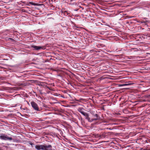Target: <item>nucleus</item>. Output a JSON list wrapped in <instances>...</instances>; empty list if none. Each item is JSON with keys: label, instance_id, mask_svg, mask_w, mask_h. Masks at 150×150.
<instances>
[{"label": "nucleus", "instance_id": "obj_13", "mask_svg": "<svg viewBox=\"0 0 150 150\" xmlns=\"http://www.w3.org/2000/svg\"><path fill=\"white\" fill-rule=\"evenodd\" d=\"M107 129H109V130H112V129H111V128H107Z\"/></svg>", "mask_w": 150, "mask_h": 150}, {"label": "nucleus", "instance_id": "obj_14", "mask_svg": "<svg viewBox=\"0 0 150 150\" xmlns=\"http://www.w3.org/2000/svg\"><path fill=\"white\" fill-rule=\"evenodd\" d=\"M30 145H31L32 146L33 145V144L31 142L30 143Z\"/></svg>", "mask_w": 150, "mask_h": 150}, {"label": "nucleus", "instance_id": "obj_7", "mask_svg": "<svg viewBox=\"0 0 150 150\" xmlns=\"http://www.w3.org/2000/svg\"><path fill=\"white\" fill-rule=\"evenodd\" d=\"M62 13H63L66 16L68 15L69 13L67 11H62Z\"/></svg>", "mask_w": 150, "mask_h": 150}, {"label": "nucleus", "instance_id": "obj_16", "mask_svg": "<svg viewBox=\"0 0 150 150\" xmlns=\"http://www.w3.org/2000/svg\"><path fill=\"white\" fill-rule=\"evenodd\" d=\"M103 137V134H102V137Z\"/></svg>", "mask_w": 150, "mask_h": 150}, {"label": "nucleus", "instance_id": "obj_12", "mask_svg": "<svg viewBox=\"0 0 150 150\" xmlns=\"http://www.w3.org/2000/svg\"><path fill=\"white\" fill-rule=\"evenodd\" d=\"M141 23H146V22L145 21H141Z\"/></svg>", "mask_w": 150, "mask_h": 150}, {"label": "nucleus", "instance_id": "obj_11", "mask_svg": "<svg viewBox=\"0 0 150 150\" xmlns=\"http://www.w3.org/2000/svg\"><path fill=\"white\" fill-rule=\"evenodd\" d=\"M30 4L32 5H35V6L36 5V4H36L34 3H33V2H30Z\"/></svg>", "mask_w": 150, "mask_h": 150}, {"label": "nucleus", "instance_id": "obj_15", "mask_svg": "<svg viewBox=\"0 0 150 150\" xmlns=\"http://www.w3.org/2000/svg\"><path fill=\"white\" fill-rule=\"evenodd\" d=\"M110 120H111L112 121H113V120L112 119H111ZM113 121H114V120H113Z\"/></svg>", "mask_w": 150, "mask_h": 150}, {"label": "nucleus", "instance_id": "obj_3", "mask_svg": "<svg viewBox=\"0 0 150 150\" xmlns=\"http://www.w3.org/2000/svg\"><path fill=\"white\" fill-rule=\"evenodd\" d=\"M83 115L85 116V119H87L88 122H92V120H91V119L89 117V115L88 113L86 112H85Z\"/></svg>", "mask_w": 150, "mask_h": 150}, {"label": "nucleus", "instance_id": "obj_5", "mask_svg": "<svg viewBox=\"0 0 150 150\" xmlns=\"http://www.w3.org/2000/svg\"><path fill=\"white\" fill-rule=\"evenodd\" d=\"M84 110L83 108H81L79 107V108L77 110L78 111L80 112L83 115L84 113L85 112H84L83 111V110Z\"/></svg>", "mask_w": 150, "mask_h": 150}, {"label": "nucleus", "instance_id": "obj_6", "mask_svg": "<svg viewBox=\"0 0 150 150\" xmlns=\"http://www.w3.org/2000/svg\"><path fill=\"white\" fill-rule=\"evenodd\" d=\"M32 47L36 50H39L42 49V47L41 46H38L35 45L33 46Z\"/></svg>", "mask_w": 150, "mask_h": 150}, {"label": "nucleus", "instance_id": "obj_1", "mask_svg": "<svg viewBox=\"0 0 150 150\" xmlns=\"http://www.w3.org/2000/svg\"><path fill=\"white\" fill-rule=\"evenodd\" d=\"M0 139L4 140H12L13 139L11 137H9L7 135L4 134H2L0 136Z\"/></svg>", "mask_w": 150, "mask_h": 150}, {"label": "nucleus", "instance_id": "obj_2", "mask_svg": "<svg viewBox=\"0 0 150 150\" xmlns=\"http://www.w3.org/2000/svg\"><path fill=\"white\" fill-rule=\"evenodd\" d=\"M31 106L33 109L36 111H39V108L37 104L34 101H31L30 103Z\"/></svg>", "mask_w": 150, "mask_h": 150}, {"label": "nucleus", "instance_id": "obj_10", "mask_svg": "<svg viewBox=\"0 0 150 150\" xmlns=\"http://www.w3.org/2000/svg\"><path fill=\"white\" fill-rule=\"evenodd\" d=\"M79 120H80L81 121H82L83 120V119L82 118L81 116H80V117H79Z\"/></svg>", "mask_w": 150, "mask_h": 150}, {"label": "nucleus", "instance_id": "obj_9", "mask_svg": "<svg viewBox=\"0 0 150 150\" xmlns=\"http://www.w3.org/2000/svg\"><path fill=\"white\" fill-rule=\"evenodd\" d=\"M75 100L77 101L81 102V101L83 100V99H82V98L80 99L79 100H77V99H75Z\"/></svg>", "mask_w": 150, "mask_h": 150}, {"label": "nucleus", "instance_id": "obj_8", "mask_svg": "<svg viewBox=\"0 0 150 150\" xmlns=\"http://www.w3.org/2000/svg\"><path fill=\"white\" fill-rule=\"evenodd\" d=\"M132 83H125L120 85V86H129L132 84Z\"/></svg>", "mask_w": 150, "mask_h": 150}, {"label": "nucleus", "instance_id": "obj_4", "mask_svg": "<svg viewBox=\"0 0 150 150\" xmlns=\"http://www.w3.org/2000/svg\"><path fill=\"white\" fill-rule=\"evenodd\" d=\"M93 116L94 117H95L94 118L91 119V120H92V122L94 121L99 120L100 119V117L97 114H93Z\"/></svg>", "mask_w": 150, "mask_h": 150}]
</instances>
